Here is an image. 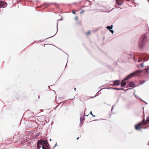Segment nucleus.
<instances>
[{"instance_id":"4be33fe9","label":"nucleus","mask_w":149,"mask_h":149,"mask_svg":"<svg viewBox=\"0 0 149 149\" xmlns=\"http://www.w3.org/2000/svg\"><path fill=\"white\" fill-rule=\"evenodd\" d=\"M138 61H139V62H140V61H141V60H139Z\"/></svg>"},{"instance_id":"f257e3e1","label":"nucleus","mask_w":149,"mask_h":149,"mask_svg":"<svg viewBox=\"0 0 149 149\" xmlns=\"http://www.w3.org/2000/svg\"><path fill=\"white\" fill-rule=\"evenodd\" d=\"M149 123V117L147 118L146 120H145L144 119L143 120L142 122H141L139 124H136L135 125V129L136 130H139L141 129L143 127V126L142 125V124L143 125L148 124Z\"/></svg>"},{"instance_id":"b1692460","label":"nucleus","mask_w":149,"mask_h":149,"mask_svg":"<svg viewBox=\"0 0 149 149\" xmlns=\"http://www.w3.org/2000/svg\"><path fill=\"white\" fill-rule=\"evenodd\" d=\"M79 139V137H78V138H77V140H78V139Z\"/></svg>"},{"instance_id":"6e6552de","label":"nucleus","mask_w":149,"mask_h":149,"mask_svg":"<svg viewBox=\"0 0 149 149\" xmlns=\"http://www.w3.org/2000/svg\"><path fill=\"white\" fill-rule=\"evenodd\" d=\"M126 82H125L124 80L122 81L121 83V85L122 86H124L126 85Z\"/></svg>"},{"instance_id":"a211bd4d","label":"nucleus","mask_w":149,"mask_h":149,"mask_svg":"<svg viewBox=\"0 0 149 149\" xmlns=\"http://www.w3.org/2000/svg\"><path fill=\"white\" fill-rule=\"evenodd\" d=\"M112 33H113V31L112 30H111L110 31Z\"/></svg>"},{"instance_id":"1a4fd4ad","label":"nucleus","mask_w":149,"mask_h":149,"mask_svg":"<svg viewBox=\"0 0 149 149\" xmlns=\"http://www.w3.org/2000/svg\"><path fill=\"white\" fill-rule=\"evenodd\" d=\"M113 27V25H111V26H108L106 27V28L107 29H108L109 30V31H110L112 29Z\"/></svg>"},{"instance_id":"ddd939ff","label":"nucleus","mask_w":149,"mask_h":149,"mask_svg":"<svg viewBox=\"0 0 149 149\" xmlns=\"http://www.w3.org/2000/svg\"><path fill=\"white\" fill-rule=\"evenodd\" d=\"M86 34L87 35H90V31H88L87 33H86Z\"/></svg>"},{"instance_id":"0eeeda50","label":"nucleus","mask_w":149,"mask_h":149,"mask_svg":"<svg viewBox=\"0 0 149 149\" xmlns=\"http://www.w3.org/2000/svg\"><path fill=\"white\" fill-rule=\"evenodd\" d=\"M135 85L132 82H130L129 84V86L131 87H134Z\"/></svg>"},{"instance_id":"412c9836","label":"nucleus","mask_w":149,"mask_h":149,"mask_svg":"<svg viewBox=\"0 0 149 149\" xmlns=\"http://www.w3.org/2000/svg\"><path fill=\"white\" fill-rule=\"evenodd\" d=\"M144 60L145 61H147V60H148L147 59H146V58H144Z\"/></svg>"},{"instance_id":"f8f14e48","label":"nucleus","mask_w":149,"mask_h":149,"mask_svg":"<svg viewBox=\"0 0 149 149\" xmlns=\"http://www.w3.org/2000/svg\"><path fill=\"white\" fill-rule=\"evenodd\" d=\"M113 89H115L117 90H123V88H113Z\"/></svg>"},{"instance_id":"aec40b11","label":"nucleus","mask_w":149,"mask_h":149,"mask_svg":"<svg viewBox=\"0 0 149 149\" xmlns=\"http://www.w3.org/2000/svg\"><path fill=\"white\" fill-rule=\"evenodd\" d=\"M72 13H73L74 14H76V13H75L74 11H72Z\"/></svg>"},{"instance_id":"f03ea898","label":"nucleus","mask_w":149,"mask_h":149,"mask_svg":"<svg viewBox=\"0 0 149 149\" xmlns=\"http://www.w3.org/2000/svg\"><path fill=\"white\" fill-rule=\"evenodd\" d=\"M147 41V36L146 34L142 36L140 38L139 44L140 47H142Z\"/></svg>"},{"instance_id":"a878e982","label":"nucleus","mask_w":149,"mask_h":149,"mask_svg":"<svg viewBox=\"0 0 149 149\" xmlns=\"http://www.w3.org/2000/svg\"><path fill=\"white\" fill-rule=\"evenodd\" d=\"M148 1H149V0H148Z\"/></svg>"},{"instance_id":"4468645a","label":"nucleus","mask_w":149,"mask_h":149,"mask_svg":"<svg viewBox=\"0 0 149 149\" xmlns=\"http://www.w3.org/2000/svg\"><path fill=\"white\" fill-rule=\"evenodd\" d=\"M149 69V67L145 69V71L146 73H148L147 70Z\"/></svg>"},{"instance_id":"dca6fc26","label":"nucleus","mask_w":149,"mask_h":149,"mask_svg":"<svg viewBox=\"0 0 149 149\" xmlns=\"http://www.w3.org/2000/svg\"><path fill=\"white\" fill-rule=\"evenodd\" d=\"M84 10H82L80 12V14H81L83 13V12H84Z\"/></svg>"},{"instance_id":"39448f33","label":"nucleus","mask_w":149,"mask_h":149,"mask_svg":"<svg viewBox=\"0 0 149 149\" xmlns=\"http://www.w3.org/2000/svg\"><path fill=\"white\" fill-rule=\"evenodd\" d=\"M7 6V3L6 2L2 1H0V8H5Z\"/></svg>"},{"instance_id":"5701e85b","label":"nucleus","mask_w":149,"mask_h":149,"mask_svg":"<svg viewBox=\"0 0 149 149\" xmlns=\"http://www.w3.org/2000/svg\"><path fill=\"white\" fill-rule=\"evenodd\" d=\"M74 90L75 91H76V88H74Z\"/></svg>"},{"instance_id":"423d86ee","label":"nucleus","mask_w":149,"mask_h":149,"mask_svg":"<svg viewBox=\"0 0 149 149\" xmlns=\"http://www.w3.org/2000/svg\"><path fill=\"white\" fill-rule=\"evenodd\" d=\"M113 84L116 86H118L120 85V81L119 80H115L113 81Z\"/></svg>"},{"instance_id":"2eb2a0df","label":"nucleus","mask_w":149,"mask_h":149,"mask_svg":"<svg viewBox=\"0 0 149 149\" xmlns=\"http://www.w3.org/2000/svg\"><path fill=\"white\" fill-rule=\"evenodd\" d=\"M90 114H91V115H92L93 117H95V115H93V114H92V111H91V112H90Z\"/></svg>"},{"instance_id":"9b49d317","label":"nucleus","mask_w":149,"mask_h":149,"mask_svg":"<svg viewBox=\"0 0 149 149\" xmlns=\"http://www.w3.org/2000/svg\"><path fill=\"white\" fill-rule=\"evenodd\" d=\"M38 146V148H39V147H41V146H42L43 149H46V148L43 145H39V146Z\"/></svg>"},{"instance_id":"bb28decb","label":"nucleus","mask_w":149,"mask_h":149,"mask_svg":"<svg viewBox=\"0 0 149 149\" xmlns=\"http://www.w3.org/2000/svg\"><path fill=\"white\" fill-rule=\"evenodd\" d=\"M13 1V0H12Z\"/></svg>"},{"instance_id":"7ed1b4c3","label":"nucleus","mask_w":149,"mask_h":149,"mask_svg":"<svg viewBox=\"0 0 149 149\" xmlns=\"http://www.w3.org/2000/svg\"><path fill=\"white\" fill-rule=\"evenodd\" d=\"M142 72L141 70H139L136 71L133 73H132L129 75L126 78H125V80H126L127 79L131 78L132 77L135 76H137L139 74Z\"/></svg>"},{"instance_id":"393cba45","label":"nucleus","mask_w":149,"mask_h":149,"mask_svg":"<svg viewBox=\"0 0 149 149\" xmlns=\"http://www.w3.org/2000/svg\"><path fill=\"white\" fill-rule=\"evenodd\" d=\"M78 97L79 99H80V97Z\"/></svg>"},{"instance_id":"f3484780","label":"nucleus","mask_w":149,"mask_h":149,"mask_svg":"<svg viewBox=\"0 0 149 149\" xmlns=\"http://www.w3.org/2000/svg\"><path fill=\"white\" fill-rule=\"evenodd\" d=\"M140 65H141V67H143L144 66L143 63H141Z\"/></svg>"},{"instance_id":"9d476101","label":"nucleus","mask_w":149,"mask_h":149,"mask_svg":"<svg viewBox=\"0 0 149 149\" xmlns=\"http://www.w3.org/2000/svg\"><path fill=\"white\" fill-rule=\"evenodd\" d=\"M116 2L117 4L119 6H120L122 4V3L119 2V0H116Z\"/></svg>"},{"instance_id":"6ab92c4d","label":"nucleus","mask_w":149,"mask_h":149,"mask_svg":"<svg viewBox=\"0 0 149 149\" xmlns=\"http://www.w3.org/2000/svg\"><path fill=\"white\" fill-rule=\"evenodd\" d=\"M75 19L76 20H77V19H78V17H75Z\"/></svg>"},{"instance_id":"20e7f679","label":"nucleus","mask_w":149,"mask_h":149,"mask_svg":"<svg viewBox=\"0 0 149 149\" xmlns=\"http://www.w3.org/2000/svg\"><path fill=\"white\" fill-rule=\"evenodd\" d=\"M37 145H42L44 144L46 146L47 149L49 148V144L46 140H39L37 142Z\"/></svg>"}]
</instances>
